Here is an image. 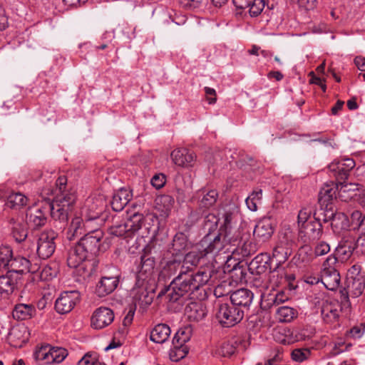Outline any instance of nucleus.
Returning a JSON list of instances; mask_svg holds the SVG:
<instances>
[{
  "label": "nucleus",
  "instance_id": "obj_1",
  "mask_svg": "<svg viewBox=\"0 0 365 365\" xmlns=\"http://www.w3.org/2000/svg\"><path fill=\"white\" fill-rule=\"evenodd\" d=\"M67 178L62 175L55 181L54 185H48L43 187L41 205L29 209L26 212V222L33 229H38L46 224L47 215L50 212L56 223H59L60 229H64L68 224L69 215L76 200L73 190H66Z\"/></svg>",
  "mask_w": 365,
  "mask_h": 365
},
{
  "label": "nucleus",
  "instance_id": "obj_2",
  "mask_svg": "<svg viewBox=\"0 0 365 365\" xmlns=\"http://www.w3.org/2000/svg\"><path fill=\"white\" fill-rule=\"evenodd\" d=\"M103 232L101 229L88 231L68 252L67 264L71 268L84 269L86 276L96 271L98 261L95 257L103 247Z\"/></svg>",
  "mask_w": 365,
  "mask_h": 365
},
{
  "label": "nucleus",
  "instance_id": "obj_3",
  "mask_svg": "<svg viewBox=\"0 0 365 365\" xmlns=\"http://www.w3.org/2000/svg\"><path fill=\"white\" fill-rule=\"evenodd\" d=\"M210 277L211 275L207 272L198 271L195 273L190 267H182L180 272L171 282L192 294V299L203 300L206 297V293L202 287L209 282Z\"/></svg>",
  "mask_w": 365,
  "mask_h": 365
},
{
  "label": "nucleus",
  "instance_id": "obj_4",
  "mask_svg": "<svg viewBox=\"0 0 365 365\" xmlns=\"http://www.w3.org/2000/svg\"><path fill=\"white\" fill-rule=\"evenodd\" d=\"M135 304H129L125 308V316L123 319H133L136 311L137 304L140 309L137 317H141L145 308L151 304L155 297V282L136 280L135 285L132 290Z\"/></svg>",
  "mask_w": 365,
  "mask_h": 365
},
{
  "label": "nucleus",
  "instance_id": "obj_5",
  "mask_svg": "<svg viewBox=\"0 0 365 365\" xmlns=\"http://www.w3.org/2000/svg\"><path fill=\"white\" fill-rule=\"evenodd\" d=\"M162 296H165L168 300V309L174 312H179L188 299L192 300V294L183 288H180L176 283L172 282L168 287H165L158 293L159 297Z\"/></svg>",
  "mask_w": 365,
  "mask_h": 365
},
{
  "label": "nucleus",
  "instance_id": "obj_6",
  "mask_svg": "<svg viewBox=\"0 0 365 365\" xmlns=\"http://www.w3.org/2000/svg\"><path fill=\"white\" fill-rule=\"evenodd\" d=\"M200 247L204 255H215L222 251L224 253L234 252L235 250V248L231 249L228 246L219 232L217 234L208 232L200 241Z\"/></svg>",
  "mask_w": 365,
  "mask_h": 365
},
{
  "label": "nucleus",
  "instance_id": "obj_7",
  "mask_svg": "<svg viewBox=\"0 0 365 365\" xmlns=\"http://www.w3.org/2000/svg\"><path fill=\"white\" fill-rule=\"evenodd\" d=\"M143 221L141 215L135 214L123 223L111 226L110 234L116 237H130L142 227Z\"/></svg>",
  "mask_w": 365,
  "mask_h": 365
},
{
  "label": "nucleus",
  "instance_id": "obj_8",
  "mask_svg": "<svg viewBox=\"0 0 365 365\" xmlns=\"http://www.w3.org/2000/svg\"><path fill=\"white\" fill-rule=\"evenodd\" d=\"M58 234L53 230H46L42 232L38 238L36 253L41 259H48L56 250V243Z\"/></svg>",
  "mask_w": 365,
  "mask_h": 365
},
{
  "label": "nucleus",
  "instance_id": "obj_9",
  "mask_svg": "<svg viewBox=\"0 0 365 365\" xmlns=\"http://www.w3.org/2000/svg\"><path fill=\"white\" fill-rule=\"evenodd\" d=\"M81 294L78 290L65 291L61 293L55 302V309L61 314L70 312L80 302Z\"/></svg>",
  "mask_w": 365,
  "mask_h": 365
},
{
  "label": "nucleus",
  "instance_id": "obj_10",
  "mask_svg": "<svg viewBox=\"0 0 365 365\" xmlns=\"http://www.w3.org/2000/svg\"><path fill=\"white\" fill-rule=\"evenodd\" d=\"M355 165V162L352 158H342L333 161L329 164L328 169L339 182L348 178Z\"/></svg>",
  "mask_w": 365,
  "mask_h": 365
},
{
  "label": "nucleus",
  "instance_id": "obj_11",
  "mask_svg": "<svg viewBox=\"0 0 365 365\" xmlns=\"http://www.w3.org/2000/svg\"><path fill=\"white\" fill-rule=\"evenodd\" d=\"M105 202L101 197H89L86 200L81 214L86 222L98 219L105 209Z\"/></svg>",
  "mask_w": 365,
  "mask_h": 365
},
{
  "label": "nucleus",
  "instance_id": "obj_12",
  "mask_svg": "<svg viewBox=\"0 0 365 365\" xmlns=\"http://www.w3.org/2000/svg\"><path fill=\"white\" fill-rule=\"evenodd\" d=\"M30 332L28 327L23 321L17 322L11 328L9 333V341L14 347H22L29 338Z\"/></svg>",
  "mask_w": 365,
  "mask_h": 365
},
{
  "label": "nucleus",
  "instance_id": "obj_13",
  "mask_svg": "<svg viewBox=\"0 0 365 365\" xmlns=\"http://www.w3.org/2000/svg\"><path fill=\"white\" fill-rule=\"evenodd\" d=\"M155 266V258L148 254H144L140 257V262L138 266L136 280L154 282V269Z\"/></svg>",
  "mask_w": 365,
  "mask_h": 365
},
{
  "label": "nucleus",
  "instance_id": "obj_14",
  "mask_svg": "<svg viewBox=\"0 0 365 365\" xmlns=\"http://www.w3.org/2000/svg\"><path fill=\"white\" fill-rule=\"evenodd\" d=\"M322 220L324 222L331 220V227L335 232H339L341 230H347L350 227L348 216L343 212L334 213L331 207L329 210L324 211Z\"/></svg>",
  "mask_w": 365,
  "mask_h": 365
},
{
  "label": "nucleus",
  "instance_id": "obj_15",
  "mask_svg": "<svg viewBox=\"0 0 365 365\" xmlns=\"http://www.w3.org/2000/svg\"><path fill=\"white\" fill-rule=\"evenodd\" d=\"M333 255L341 262L350 259L351 255H354V237L350 235L344 236L335 248Z\"/></svg>",
  "mask_w": 365,
  "mask_h": 365
},
{
  "label": "nucleus",
  "instance_id": "obj_16",
  "mask_svg": "<svg viewBox=\"0 0 365 365\" xmlns=\"http://www.w3.org/2000/svg\"><path fill=\"white\" fill-rule=\"evenodd\" d=\"M323 217H320V214L314 213V220L309 221L306 225L299 229L300 232L304 234L309 240H319L323 233L322 221Z\"/></svg>",
  "mask_w": 365,
  "mask_h": 365
},
{
  "label": "nucleus",
  "instance_id": "obj_17",
  "mask_svg": "<svg viewBox=\"0 0 365 365\" xmlns=\"http://www.w3.org/2000/svg\"><path fill=\"white\" fill-rule=\"evenodd\" d=\"M19 276L14 272H7L0 276V299H8L17 287Z\"/></svg>",
  "mask_w": 365,
  "mask_h": 365
},
{
  "label": "nucleus",
  "instance_id": "obj_18",
  "mask_svg": "<svg viewBox=\"0 0 365 365\" xmlns=\"http://www.w3.org/2000/svg\"><path fill=\"white\" fill-rule=\"evenodd\" d=\"M9 268V272H14L16 275L21 273H35L39 269L38 264H32L31 262L26 257L22 256H16L11 258Z\"/></svg>",
  "mask_w": 365,
  "mask_h": 365
},
{
  "label": "nucleus",
  "instance_id": "obj_19",
  "mask_svg": "<svg viewBox=\"0 0 365 365\" xmlns=\"http://www.w3.org/2000/svg\"><path fill=\"white\" fill-rule=\"evenodd\" d=\"M293 242L283 237L274 247L272 257L275 258L277 263L281 264L286 262L292 254Z\"/></svg>",
  "mask_w": 365,
  "mask_h": 365
},
{
  "label": "nucleus",
  "instance_id": "obj_20",
  "mask_svg": "<svg viewBox=\"0 0 365 365\" xmlns=\"http://www.w3.org/2000/svg\"><path fill=\"white\" fill-rule=\"evenodd\" d=\"M274 232V227L270 219H263L255 225L253 235L258 242L268 241Z\"/></svg>",
  "mask_w": 365,
  "mask_h": 365
},
{
  "label": "nucleus",
  "instance_id": "obj_21",
  "mask_svg": "<svg viewBox=\"0 0 365 365\" xmlns=\"http://www.w3.org/2000/svg\"><path fill=\"white\" fill-rule=\"evenodd\" d=\"M118 283L119 279L117 276L102 277L96 284V294L99 297H106L117 288Z\"/></svg>",
  "mask_w": 365,
  "mask_h": 365
},
{
  "label": "nucleus",
  "instance_id": "obj_22",
  "mask_svg": "<svg viewBox=\"0 0 365 365\" xmlns=\"http://www.w3.org/2000/svg\"><path fill=\"white\" fill-rule=\"evenodd\" d=\"M195 158L194 153L187 148L175 149L171 153V158L173 163L181 167L192 166Z\"/></svg>",
  "mask_w": 365,
  "mask_h": 365
},
{
  "label": "nucleus",
  "instance_id": "obj_23",
  "mask_svg": "<svg viewBox=\"0 0 365 365\" xmlns=\"http://www.w3.org/2000/svg\"><path fill=\"white\" fill-rule=\"evenodd\" d=\"M86 222L81 217L76 216L73 217L66 233V238L71 241L76 237L85 235L86 232H88Z\"/></svg>",
  "mask_w": 365,
  "mask_h": 365
},
{
  "label": "nucleus",
  "instance_id": "obj_24",
  "mask_svg": "<svg viewBox=\"0 0 365 365\" xmlns=\"http://www.w3.org/2000/svg\"><path fill=\"white\" fill-rule=\"evenodd\" d=\"M338 185L336 186L333 182L325 184L319 192L318 201L321 207H325L326 210H329L328 207L331 205L332 201L336 198Z\"/></svg>",
  "mask_w": 365,
  "mask_h": 365
},
{
  "label": "nucleus",
  "instance_id": "obj_25",
  "mask_svg": "<svg viewBox=\"0 0 365 365\" xmlns=\"http://www.w3.org/2000/svg\"><path fill=\"white\" fill-rule=\"evenodd\" d=\"M253 299V293L247 289H240L233 292L230 295V300L233 305L237 307H248Z\"/></svg>",
  "mask_w": 365,
  "mask_h": 365
},
{
  "label": "nucleus",
  "instance_id": "obj_26",
  "mask_svg": "<svg viewBox=\"0 0 365 365\" xmlns=\"http://www.w3.org/2000/svg\"><path fill=\"white\" fill-rule=\"evenodd\" d=\"M224 240L227 242L228 246L231 249L235 248L239 246L241 242V234L238 228L237 227H220L218 231Z\"/></svg>",
  "mask_w": 365,
  "mask_h": 365
},
{
  "label": "nucleus",
  "instance_id": "obj_27",
  "mask_svg": "<svg viewBox=\"0 0 365 365\" xmlns=\"http://www.w3.org/2000/svg\"><path fill=\"white\" fill-rule=\"evenodd\" d=\"M187 237L182 232H178L173 237L170 252L175 257L182 255L188 249Z\"/></svg>",
  "mask_w": 365,
  "mask_h": 365
},
{
  "label": "nucleus",
  "instance_id": "obj_28",
  "mask_svg": "<svg viewBox=\"0 0 365 365\" xmlns=\"http://www.w3.org/2000/svg\"><path fill=\"white\" fill-rule=\"evenodd\" d=\"M184 314L187 319H202L207 315L206 307L202 303L191 302L185 307Z\"/></svg>",
  "mask_w": 365,
  "mask_h": 365
},
{
  "label": "nucleus",
  "instance_id": "obj_29",
  "mask_svg": "<svg viewBox=\"0 0 365 365\" xmlns=\"http://www.w3.org/2000/svg\"><path fill=\"white\" fill-rule=\"evenodd\" d=\"M14 319H30L36 317V310L31 304H16L12 312Z\"/></svg>",
  "mask_w": 365,
  "mask_h": 365
},
{
  "label": "nucleus",
  "instance_id": "obj_30",
  "mask_svg": "<svg viewBox=\"0 0 365 365\" xmlns=\"http://www.w3.org/2000/svg\"><path fill=\"white\" fill-rule=\"evenodd\" d=\"M131 195L129 190L126 189H120L113 196L111 200V207L114 211L120 212L130 202Z\"/></svg>",
  "mask_w": 365,
  "mask_h": 365
},
{
  "label": "nucleus",
  "instance_id": "obj_31",
  "mask_svg": "<svg viewBox=\"0 0 365 365\" xmlns=\"http://www.w3.org/2000/svg\"><path fill=\"white\" fill-rule=\"evenodd\" d=\"M234 312H237V317L231 315V307L227 304H219L215 313V317L217 319H243L244 311L240 308H235L233 309Z\"/></svg>",
  "mask_w": 365,
  "mask_h": 365
},
{
  "label": "nucleus",
  "instance_id": "obj_32",
  "mask_svg": "<svg viewBox=\"0 0 365 365\" xmlns=\"http://www.w3.org/2000/svg\"><path fill=\"white\" fill-rule=\"evenodd\" d=\"M182 267H190L189 266L182 265L180 260L173 259L168 261L163 266L159 274V277L163 279H170L172 276L180 272Z\"/></svg>",
  "mask_w": 365,
  "mask_h": 365
},
{
  "label": "nucleus",
  "instance_id": "obj_33",
  "mask_svg": "<svg viewBox=\"0 0 365 365\" xmlns=\"http://www.w3.org/2000/svg\"><path fill=\"white\" fill-rule=\"evenodd\" d=\"M171 333L170 328L165 324H157L150 333V340L155 342L162 344L165 342Z\"/></svg>",
  "mask_w": 365,
  "mask_h": 365
},
{
  "label": "nucleus",
  "instance_id": "obj_34",
  "mask_svg": "<svg viewBox=\"0 0 365 365\" xmlns=\"http://www.w3.org/2000/svg\"><path fill=\"white\" fill-rule=\"evenodd\" d=\"M321 279L327 289L333 291L339 286L340 274L339 272H321Z\"/></svg>",
  "mask_w": 365,
  "mask_h": 365
},
{
  "label": "nucleus",
  "instance_id": "obj_35",
  "mask_svg": "<svg viewBox=\"0 0 365 365\" xmlns=\"http://www.w3.org/2000/svg\"><path fill=\"white\" fill-rule=\"evenodd\" d=\"M365 288L364 278H360L356 280H346V297H358L364 292Z\"/></svg>",
  "mask_w": 365,
  "mask_h": 365
},
{
  "label": "nucleus",
  "instance_id": "obj_36",
  "mask_svg": "<svg viewBox=\"0 0 365 365\" xmlns=\"http://www.w3.org/2000/svg\"><path fill=\"white\" fill-rule=\"evenodd\" d=\"M28 198L21 192H13L7 198L6 205L11 209H20L27 203Z\"/></svg>",
  "mask_w": 365,
  "mask_h": 365
},
{
  "label": "nucleus",
  "instance_id": "obj_37",
  "mask_svg": "<svg viewBox=\"0 0 365 365\" xmlns=\"http://www.w3.org/2000/svg\"><path fill=\"white\" fill-rule=\"evenodd\" d=\"M51 347L50 345L45 344L37 348L34 353L35 360L41 362L42 364H50Z\"/></svg>",
  "mask_w": 365,
  "mask_h": 365
},
{
  "label": "nucleus",
  "instance_id": "obj_38",
  "mask_svg": "<svg viewBox=\"0 0 365 365\" xmlns=\"http://www.w3.org/2000/svg\"><path fill=\"white\" fill-rule=\"evenodd\" d=\"M262 197V190L256 188L252 193L246 198L245 202L247 207L251 211H256L258 208V205L260 204Z\"/></svg>",
  "mask_w": 365,
  "mask_h": 365
},
{
  "label": "nucleus",
  "instance_id": "obj_39",
  "mask_svg": "<svg viewBox=\"0 0 365 365\" xmlns=\"http://www.w3.org/2000/svg\"><path fill=\"white\" fill-rule=\"evenodd\" d=\"M240 218L237 211L235 210H225L222 214L223 222L220 227H237L236 224Z\"/></svg>",
  "mask_w": 365,
  "mask_h": 365
},
{
  "label": "nucleus",
  "instance_id": "obj_40",
  "mask_svg": "<svg viewBox=\"0 0 365 365\" xmlns=\"http://www.w3.org/2000/svg\"><path fill=\"white\" fill-rule=\"evenodd\" d=\"M192 335V328L190 326H186L180 328L175 333L173 341H176L178 344H183L188 341Z\"/></svg>",
  "mask_w": 365,
  "mask_h": 365
},
{
  "label": "nucleus",
  "instance_id": "obj_41",
  "mask_svg": "<svg viewBox=\"0 0 365 365\" xmlns=\"http://www.w3.org/2000/svg\"><path fill=\"white\" fill-rule=\"evenodd\" d=\"M202 256H205L204 252L200 254L196 251L189 252L185 255L182 265L189 266L193 270V267H196L198 264Z\"/></svg>",
  "mask_w": 365,
  "mask_h": 365
},
{
  "label": "nucleus",
  "instance_id": "obj_42",
  "mask_svg": "<svg viewBox=\"0 0 365 365\" xmlns=\"http://www.w3.org/2000/svg\"><path fill=\"white\" fill-rule=\"evenodd\" d=\"M50 361L51 364H59L68 356V351L62 347H51Z\"/></svg>",
  "mask_w": 365,
  "mask_h": 365
},
{
  "label": "nucleus",
  "instance_id": "obj_43",
  "mask_svg": "<svg viewBox=\"0 0 365 365\" xmlns=\"http://www.w3.org/2000/svg\"><path fill=\"white\" fill-rule=\"evenodd\" d=\"M115 314L113 311L107 307H100L93 312L91 319H114Z\"/></svg>",
  "mask_w": 365,
  "mask_h": 365
},
{
  "label": "nucleus",
  "instance_id": "obj_44",
  "mask_svg": "<svg viewBox=\"0 0 365 365\" xmlns=\"http://www.w3.org/2000/svg\"><path fill=\"white\" fill-rule=\"evenodd\" d=\"M314 212L313 207L310 205L302 207L299 210L297 216V223L299 229L309 222L308 220Z\"/></svg>",
  "mask_w": 365,
  "mask_h": 365
},
{
  "label": "nucleus",
  "instance_id": "obj_45",
  "mask_svg": "<svg viewBox=\"0 0 365 365\" xmlns=\"http://www.w3.org/2000/svg\"><path fill=\"white\" fill-rule=\"evenodd\" d=\"M13 252L9 246L0 247V269L9 267L12 258Z\"/></svg>",
  "mask_w": 365,
  "mask_h": 365
},
{
  "label": "nucleus",
  "instance_id": "obj_46",
  "mask_svg": "<svg viewBox=\"0 0 365 365\" xmlns=\"http://www.w3.org/2000/svg\"><path fill=\"white\" fill-rule=\"evenodd\" d=\"M276 314L278 319H294L297 317V311L287 306L279 307Z\"/></svg>",
  "mask_w": 365,
  "mask_h": 365
},
{
  "label": "nucleus",
  "instance_id": "obj_47",
  "mask_svg": "<svg viewBox=\"0 0 365 365\" xmlns=\"http://www.w3.org/2000/svg\"><path fill=\"white\" fill-rule=\"evenodd\" d=\"M218 197V192L216 190H209L204 195L200 200V206L208 208L215 204Z\"/></svg>",
  "mask_w": 365,
  "mask_h": 365
},
{
  "label": "nucleus",
  "instance_id": "obj_48",
  "mask_svg": "<svg viewBox=\"0 0 365 365\" xmlns=\"http://www.w3.org/2000/svg\"><path fill=\"white\" fill-rule=\"evenodd\" d=\"M11 231L12 237L19 243L24 242L28 236L27 229L23 223L16 227H14Z\"/></svg>",
  "mask_w": 365,
  "mask_h": 365
},
{
  "label": "nucleus",
  "instance_id": "obj_49",
  "mask_svg": "<svg viewBox=\"0 0 365 365\" xmlns=\"http://www.w3.org/2000/svg\"><path fill=\"white\" fill-rule=\"evenodd\" d=\"M354 249L356 257H365V234H361L356 240L354 239Z\"/></svg>",
  "mask_w": 365,
  "mask_h": 365
},
{
  "label": "nucleus",
  "instance_id": "obj_50",
  "mask_svg": "<svg viewBox=\"0 0 365 365\" xmlns=\"http://www.w3.org/2000/svg\"><path fill=\"white\" fill-rule=\"evenodd\" d=\"M188 353L187 346L183 344L175 346L170 352V358L173 361H178L184 359Z\"/></svg>",
  "mask_w": 365,
  "mask_h": 365
},
{
  "label": "nucleus",
  "instance_id": "obj_51",
  "mask_svg": "<svg viewBox=\"0 0 365 365\" xmlns=\"http://www.w3.org/2000/svg\"><path fill=\"white\" fill-rule=\"evenodd\" d=\"M78 365H106L98 360L97 355L93 352L86 353L78 361Z\"/></svg>",
  "mask_w": 365,
  "mask_h": 365
},
{
  "label": "nucleus",
  "instance_id": "obj_52",
  "mask_svg": "<svg viewBox=\"0 0 365 365\" xmlns=\"http://www.w3.org/2000/svg\"><path fill=\"white\" fill-rule=\"evenodd\" d=\"M272 288L279 287L284 284V269L274 270L269 278Z\"/></svg>",
  "mask_w": 365,
  "mask_h": 365
},
{
  "label": "nucleus",
  "instance_id": "obj_53",
  "mask_svg": "<svg viewBox=\"0 0 365 365\" xmlns=\"http://www.w3.org/2000/svg\"><path fill=\"white\" fill-rule=\"evenodd\" d=\"M338 262L339 261L333 254L330 255L323 262L321 272H339L336 267Z\"/></svg>",
  "mask_w": 365,
  "mask_h": 365
},
{
  "label": "nucleus",
  "instance_id": "obj_54",
  "mask_svg": "<svg viewBox=\"0 0 365 365\" xmlns=\"http://www.w3.org/2000/svg\"><path fill=\"white\" fill-rule=\"evenodd\" d=\"M361 266L359 263L352 265L347 272L346 280H356L364 278L361 273Z\"/></svg>",
  "mask_w": 365,
  "mask_h": 365
},
{
  "label": "nucleus",
  "instance_id": "obj_55",
  "mask_svg": "<svg viewBox=\"0 0 365 365\" xmlns=\"http://www.w3.org/2000/svg\"><path fill=\"white\" fill-rule=\"evenodd\" d=\"M264 0H252L250 6H249V12L252 16H257L261 14L264 8Z\"/></svg>",
  "mask_w": 365,
  "mask_h": 365
},
{
  "label": "nucleus",
  "instance_id": "obj_56",
  "mask_svg": "<svg viewBox=\"0 0 365 365\" xmlns=\"http://www.w3.org/2000/svg\"><path fill=\"white\" fill-rule=\"evenodd\" d=\"M236 351V346L230 344L229 342L223 343L220 349L217 350V353L223 357L231 356L233 354H235Z\"/></svg>",
  "mask_w": 365,
  "mask_h": 365
},
{
  "label": "nucleus",
  "instance_id": "obj_57",
  "mask_svg": "<svg viewBox=\"0 0 365 365\" xmlns=\"http://www.w3.org/2000/svg\"><path fill=\"white\" fill-rule=\"evenodd\" d=\"M302 11L314 10L317 5V0H292Z\"/></svg>",
  "mask_w": 365,
  "mask_h": 365
},
{
  "label": "nucleus",
  "instance_id": "obj_58",
  "mask_svg": "<svg viewBox=\"0 0 365 365\" xmlns=\"http://www.w3.org/2000/svg\"><path fill=\"white\" fill-rule=\"evenodd\" d=\"M218 222L219 219L215 214L209 213L204 220L205 227L207 228L208 232H211L216 229Z\"/></svg>",
  "mask_w": 365,
  "mask_h": 365
},
{
  "label": "nucleus",
  "instance_id": "obj_59",
  "mask_svg": "<svg viewBox=\"0 0 365 365\" xmlns=\"http://www.w3.org/2000/svg\"><path fill=\"white\" fill-rule=\"evenodd\" d=\"M365 331V325L364 324H361L359 326H354L351 329H350L346 332V336L357 339H360L364 334Z\"/></svg>",
  "mask_w": 365,
  "mask_h": 365
},
{
  "label": "nucleus",
  "instance_id": "obj_60",
  "mask_svg": "<svg viewBox=\"0 0 365 365\" xmlns=\"http://www.w3.org/2000/svg\"><path fill=\"white\" fill-rule=\"evenodd\" d=\"M262 256H257L252 260L250 264V269L256 272L257 274L264 272L266 269L265 264L262 263Z\"/></svg>",
  "mask_w": 365,
  "mask_h": 365
},
{
  "label": "nucleus",
  "instance_id": "obj_61",
  "mask_svg": "<svg viewBox=\"0 0 365 365\" xmlns=\"http://www.w3.org/2000/svg\"><path fill=\"white\" fill-rule=\"evenodd\" d=\"M330 251V245L326 242H319L314 248V254L316 256H322Z\"/></svg>",
  "mask_w": 365,
  "mask_h": 365
},
{
  "label": "nucleus",
  "instance_id": "obj_62",
  "mask_svg": "<svg viewBox=\"0 0 365 365\" xmlns=\"http://www.w3.org/2000/svg\"><path fill=\"white\" fill-rule=\"evenodd\" d=\"M156 201L158 204H163L165 210H170L174 203V199L168 195L159 196Z\"/></svg>",
  "mask_w": 365,
  "mask_h": 365
},
{
  "label": "nucleus",
  "instance_id": "obj_63",
  "mask_svg": "<svg viewBox=\"0 0 365 365\" xmlns=\"http://www.w3.org/2000/svg\"><path fill=\"white\" fill-rule=\"evenodd\" d=\"M364 215H363L359 210H354L351 212L350 218V227H352L354 230L358 229L359 225L360 223L361 219L363 218Z\"/></svg>",
  "mask_w": 365,
  "mask_h": 365
},
{
  "label": "nucleus",
  "instance_id": "obj_64",
  "mask_svg": "<svg viewBox=\"0 0 365 365\" xmlns=\"http://www.w3.org/2000/svg\"><path fill=\"white\" fill-rule=\"evenodd\" d=\"M309 351L307 349H295L292 352V359L295 361L302 362L308 358Z\"/></svg>",
  "mask_w": 365,
  "mask_h": 365
}]
</instances>
